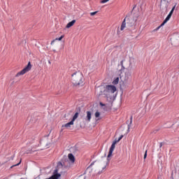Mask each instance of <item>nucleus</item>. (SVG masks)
I'll use <instances>...</instances> for the list:
<instances>
[{"instance_id": "obj_1", "label": "nucleus", "mask_w": 179, "mask_h": 179, "mask_svg": "<svg viewBox=\"0 0 179 179\" xmlns=\"http://www.w3.org/2000/svg\"><path fill=\"white\" fill-rule=\"evenodd\" d=\"M71 80L74 86H80V85H83V74L80 71L74 73L71 76Z\"/></svg>"}, {"instance_id": "obj_2", "label": "nucleus", "mask_w": 179, "mask_h": 179, "mask_svg": "<svg viewBox=\"0 0 179 179\" xmlns=\"http://www.w3.org/2000/svg\"><path fill=\"white\" fill-rule=\"evenodd\" d=\"M139 17V15L136 14L133 17H126L124 18V22H126L128 27H133V26H136V22H138V19Z\"/></svg>"}, {"instance_id": "obj_3", "label": "nucleus", "mask_w": 179, "mask_h": 179, "mask_svg": "<svg viewBox=\"0 0 179 179\" xmlns=\"http://www.w3.org/2000/svg\"><path fill=\"white\" fill-rule=\"evenodd\" d=\"M31 69V64L30 62H28V64L20 71H19L16 75L15 78H19V76H22V75H24V73H27Z\"/></svg>"}, {"instance_id": "obj_4", "label": "nucleus", "mask_w": 179, "mask_h": 179, "mask_svg": "<svg viewBox=\"0 0 179 179\" xmlns=\"http://www.w3.org/2000/svg\"><path fill=\"white\" fill-rule=\"evenodd\" d=\"M106 91L107 93H110L113 94L117 92V87L114 85H107L106 87Z\"/></svg>"}, {"instance_id": "obj_5", "label": "nucleus", "mask_w": 179, "mask_h": 179, "mask_svg": "<svg viewBox=\"0 0 179 179\" xmlns=\"http://www.w3.org/2000/svg\"><path fill=\"white\" fill-rule=\"evenodd\" d=\"M115 145H116L115 142H113V143L110 148L109 152H108V159H110V156H113V152H114V149H115Z\"/></svg>"}, {"instance_id": "obj_6", "label": "nucleus", "mask_w": 179, "mask_h": 179, "mask_svg": "<svg viewBox=\"0 0 179 179\" xmlns=\"http://www.w3.org/2000/svg\"><path fill=\"white\" fill-rule=\"evenodd\" d=\"M60 177H61V175L58 173V170L55 169L53 173V175L49 178H46V179H59Z\"/></svg>"}, {"instance_id": "obj_7", "label": "nucleus", "mask_w": 179, "mask_h": 179, "mask_svg": "<svg viewBox=\"0 0 179 179\" xmlns=\"http://www.w3.org/2000/svg\"><path fill=\"white\" fill-rule=\"evenodd\" d=\"M91 120H92V112L87 111V116L85 118V121H87V122H90Z\"/></svg>"}, {"instance_id": "obj_8", "label": "nucleus", "mask_w": 179, "mask_h": 179, "mask_svg": "<svg viewBox=\"0 0 179 179\" xmlns=\"http://www.w3.org/2000/svg\"><path fill=\"white\" fill-rule=\"evenodd\" d=\"M171 14H169L167 15V17L165 18V20H164V22L161 24V26H164V24H166V22H169V20H170V19H171Z\"/></svg>"}, {"instance_id": "obj_9", "label": "nucleus", "mask_w": 179, "mask_h": 179, "mask_svg": "<svg viewBox=\"0 0 179 179\" xmlns=\"http://www.w3.org/2000/svg\"><path fill=\"white\" fill-rule=\"evenodd\" d=\"M171 14H169L167 15V17L165 18V20H164V22L161 24V26H164V24H166V22H169V20H170V19H171Z\"/></svg>"}, {"instance_id": "obj_10", "label": "nucleus", "mask_w": 179, "mask_h": 179, "mask_svg": "<svg viewBox=\"0 0 179 179\" xmlns=\"http://www.w3.org/2000/svg\"><path fill=\"white\" fill-rule=\"evenodd\" d=\"M75 23H76V20H73L72 21H71L66 24V29H70V27H72V26H73Z\"/></svg>"}, {"instance_id": "obj_11", "label": "nucleus", "mask_w": 179, "mask_h": 179, "mask_svg": "<svg viewBox=\"0 0 179 179\" xmlns=\"http://www.w3.org/2000/svg\"><path fill=\"white\" fill-rule=\"evenodd\" d=\"M73 124H74L73 121H71L65 124H63L62 126V128H64V127L65 128L69 129V128H71V125H73Z\"/></svg>"}, {"instance_id": "obj_12", "label": "nucleus", "mask_w": 179, "mask_h": 179, "mask_svg": "<svg viewBox=\"0 0 179 179\" xmlns=\"http://www.w3.org/2000/svg\"><path fill=\"white\" fill-rule=\"evenodd\" d=\"M64 37H65V35H62L59 38H57L55 40L51 41V45H52V44H54V43H55V41H61V40H62L64 38Z\"/></svg>"}, {"instance_id": "obj_13", "label": "nucleus", "mask_w": 179, "mask_h": 179, "mask_svg": "<svg viewBox=\"0 0 179 179\" xmlns=\"http://www.w3.org/2000/svg\"><path fill=\"white\" fill-rule=\"evenodd\" d=\"M68 157L71 163H75V156L72 153L69 154Z\"/></svg>"}, {"instance_id": "obj_14", "label": "nucleus", "mask_w": 179, "mask_h": 179, "mask_svg": "<svg viewBox=\"0 0 179 179\" xmlns=\"http://www.w3.org/2000/svg\"><path fill=\"white\" fill-rule=\"evenodd\" d=\"M125 27H127V21H125V19H124L122 23L121 27H120L121 31H122V30H124V29H125Z\"/></svg>"}, {"instance_id": "obj_15", "label": "nucleus", "mask_w": 179, "mask_h": 179, "mask_svg": "<svg viewBox=\"0 0 179 179\" xmlns=\"http://www.w3.org/2000/svg\"><path fill=\"white\" fill-rule=\"evenodd\" d=\"M78 117H79V113L78 112H76L75 113V115H73V119L71 120V121H73V122H75V121L76 120Z\"/></svg>"}, {"instance_id": "obj_16", "label": "nucleus", "mask_w": 179, "mask_h": 179, "mask_svg": "<svg viewBox=\"0 0 179 179\" xmlns=\"http://www.w3.org/2000/svg\"><path fill=\"white\" fill-rule=\"evenodd\" d=\"M122 138H124L123 135H121L119 138H115V141L113 142H115V144L117 145V143H118V142H120V141H121V139H122Z\"/></svg>"}, {"instance_id": "obj_17", "label": "nucleus", "mask_w": 179, "mask_h": 179, "mask_svg": "<svg viewBox=\"0 0 179 179\" xmlns=\"http://www.w3.org/2000/svg\"><path fill=\"white\" fill-rule=\"evenodd\" d=\"M118 82H120V78L117 77L113 81V85H118Z\"/></svg>"}, {"instance_id": "obj_18", "label": "nucleus", "mask_w": 179, "mask_h": 179, "mask_svg": "<svg viewBox=\"0 0 179 179\" xmlns=\"http://www.w3.org/2000/svg\"><path fill=\"white\" fill-rule=\"evenodd\" d=\"M176 5H175V6L172 8L171 10L170 13H169V15H173V13H174V10L176 9Z\"/></svg>"}, {"instance_id": "obj_19", "label": "nucleus", "mask_w": 179, "mask_h": 179, "mask_svg": "<svg viewBox=\"0 0 179 179\" xmlns=\"http://www.w3.org/2000/svg\"><path fill=\"white\" fill-rule=\"evenodd\" d=\"M99 117H100V113H99V111H96V112L95 113V117H96V118H99Z\"/></svg>"}, {"instance_id": "obj_20", "label": "nucleus", "mask_w": 179, "mask_h": 179, "mask_svg": "<svg viewBox=\"0 0 179 179\" xmlns=\"http://www.w3.org/2000/svg\"><path fill=\"white\" fill-rule=\"evenodd\" d=\"M146 157H148V150H145V154H144V160L146 159Z\"/></svg>"}, {"instance_id": "obj_21", "label": "nucleus", "mask_w": 179, "mask_h": 179, "mask_svg": "<svg viewBox=\"0 0 179 179\" xmlns=\"http://www.w3.org/2000/svg\"><path fill=\"white\" fill-rule=\"evenodd\" d=\"M98 11L90 13L91 16H94V15H96Z\"/></svg>"}, {"instance_id": "obj_22", "label": "nucleus", "mask_w": 179, "mask_h": 179, "mask_svg": "<svg viewBox=\"0 0 179 179\" xmlns=\"http://www.w3.org/2000/svg\"><path fill=\"white\" fill-rule=\"evenodd\" d=\"M162 24L160 25V26H159L158 27H157L155 30H154V31H157V30H159V29H160V27H162Z\"/></svg>"}, {"instance_id": "obj_23", "label": "nucleus", "mask_w": 179, "mask_h": 179, "mask_svg": "<svg viewBox=\"0 0 179 179\" xmlns=\"http://www.w3.org/2000/svg\"><path fill=\"white\" fill-rule=\"evenodd\" d=\"M20 163H22V160L20 161V162L14 166H13V167H16V166H19V164H20Z\"/></svg>"}, {"instance_id": "obj_24", "label": "nucleus", "mask_w": 179, "mask_h": 179, "mask_svg": "<svg viewBox=\"0 0 179 179\" xmlns=\"http://www.w3.org/2000/svg\"><path fill=\"white\" fill-rule=\"evenodd\" d=\"M94 162H92L89 167H92V166H94Z\"/></svg>"}, {"instance_id": "obj_25", "label": "nucleus", "mask_w": 179, "mask_h": 179, "mask_svg": "<svg viewBox=\"0 0 179 179\" xmlns=\"http://www.w3.org/2000/svg\"><path fill=\"white\" fill-rule=\"evenodd\" d=\"M106 164H107V163H105L104 166H103V168H102V169H103V170H104V169H106V167H107V165H106Z\"/></svg>"}, {"instance_id": "obj_26", "label": "nucleus", "mask_w": 179, "mask_h": 179, "mask_svg": "<svg viewBox=\"0 0 179 179\" xmlns=\"http://www.w3.org/2000/svg\"><path fill=\"white\" fill-rule=\"evenodd\" d=\"M106 2H107V1H101V3H106Z\"/></svg>"}, {"instance_id": "obj_27", "label": "nucleus", "mask_w": 179, "mask_h": 179, "mask_svg": "<svg viewBox=\"0 0 179 179\" xmlns=\"http://www.w3.org/2000/svg\"><path fill=\"white\" fill-rule=\"evenodd\" d=\"M100 105L102 106H104V104H103V103H100Z\"/></svg>"}, {"instance_id": "obj_28", "label": "nucleus", "mask_w": 179, "mask_h": 179, "mask_svg": "<svg viewBox=\"0 0 179 179\" xmlns=\"http://www.w3.org/2000/svg\"><path fill=\"white\" fill-rule=\"evenodd\" d=\"M48 63H49V64H51V62H50V61H49V62H48Z\"/></svg>"}, {"instance_id": "obj_29", "label": "nucleus", "mask_w": 179, "mask_h": 179, "mask_svg": "<svg viewBox=\"0 0 179 179\" xmlns=\"http://www.w3.org/2000/svg\"><path fill=\"white\" fill-rule=\"evenodd\" d=\"M102 1H110V0H102Z\"/></svg>"}, {"instance_id": "obj_30", "label": "nucleus", "mask_w": 179, "mask_h": 179, "mask_svg": "<svg viewBox=\"0 0 179 179\" xmlns=\"http://www.w3.org/2000/svg\"><path fill=\"white\" fill-rule=\"evenodd\" d=\"M160 148H162V144L160 145Z\"/></svg>"}]
</instances>
